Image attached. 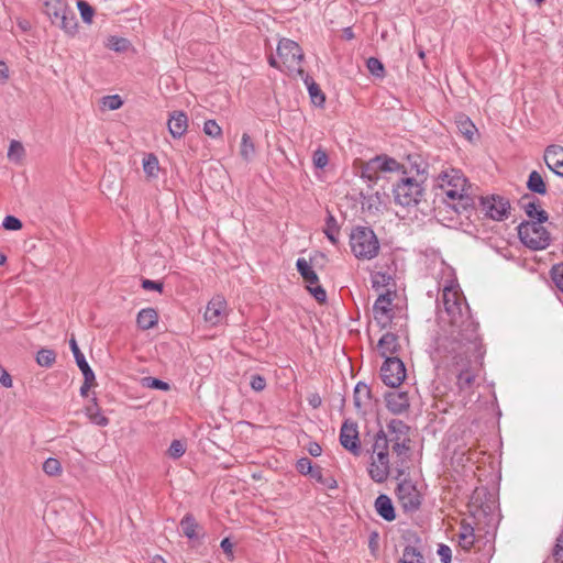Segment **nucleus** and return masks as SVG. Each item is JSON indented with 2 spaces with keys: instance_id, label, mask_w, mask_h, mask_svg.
<instances>
[{
  "instance_id": "obj_1",
  "label": "nucleus",
  "mask_w": 563,
  "mask_h": 563,
  "mask_svg": "<svg viewBox=\"0 0 563 563\" xmlns=\"http://www.w3.org/2000/svg\"><path fill=\"white\" fill-rule=\"evenodd\" d=\"M443 309L439 312V332L435 351L442 362L457 373L460 390H468L475 380L471 369L473 358L482 356L478 323L471 316L470 307L460 286L450 282L442 289Z\"/></svg>"
},
{
  "instance_id": "obj_2",
  "label": "nucleus",
  "mask_w": 563,
  "mask_h": 563,
  "mask_svg": "<svg viewBox=\"0 0 563 563\" xmlns=\"http://www.w3.org/2000/svg\"><path fill=\"white\" fill-rule=\"evenodd\" d=\"M437 185L439 189L442 190V194L450 200L448 203L452 206L457 213L473 208L474 200L468 192L471 187L461 170L455 168L442 170L437 178Z\"/></svg>"
},
{
  "instance_id": "obj_3",
  "label": "nucleus",
  "mask_w": 563,
  "mask_h": 563,
  "mask_svg": "<svg viewBox=\"0 0 563 563\" xmlns=\"http://www.w3.org/2000/svg\"><path fill=\"white\" fill-rule=\"evenodd\" d=\"M350 247L357 260L369 261L378 255L380 244L371 228L358 225L350 233Z\"/></svg>"
},
{
  "instance_id": "obj_4",
  "label": "nucleus",
  "mask_w": 563,
  "mask_h": 563,
  "mask_svg": "<svg viewBox=\"0 0 563 563\" xmlns=\"http://www.w3.org/2000/svg\"><path fill=\"white\" fill-rule=\"evenodd\" d=\"M543 222L528 221L518 227L521 242L532 250H543L549 245V232Z\"/></svg>"
},
{
  "instance_id": "obj_5",
  "label": "nucleus",
  "mask_w": 563,
  "mask_h": 563,
  "mask_svg": "<svg viewBox=\"0 0 563 563\" xmlns=\"http://www.w3.org/2000/svg\"><path fill=\"white\" fill-rule=\"evenodd\" d=\"M277 55L283 65L289 70H297L303 77L305 71L299 67L303 53L300 46L292 40L283 38L277 45Z\"/></svg>"
},
{
  "instance_id": "obj_6",
  "label": "nucleus",
  "mask_w": 563,
  "mask_h": 563,
  "mask_svg": "<svg viewBox=\"0 0 563 563\" xmlns=\"http://www.w3.org/2000/svg\"><path fill=\"white\" fill-rule=\"evenodd\" d=\"M388 444H391L393 451L401 455L409 450V427L398 419H393L387 424Z\"/></svg>"
},
{
  "instance_id": "obj_7",
  "label": "nucleus",
  "mask_w": 563,
  "mask_h": 563,
  "mask_svg": "<svg viewBox=\"0 0 563 563\" xmlns=\"http://www.w3.org/2000/svg\"><path fill=\"white\" fill-rule=\"evenodd\" d=\"M396 496L402 510L407 514L416 512L420 506L422 496L411 481H402L396 488Z\"/></svg>"
},
{
  "instance_id": "obj_8",
  "label": "nucleus",
  "mask_w": 563,
  "mask_h": 563,
  "mask_svg": "<svg viewBox=\"0 0 563 563\" xmlns=\"http://www.w3.org/2000/svg\"><path fill=\"white\" fill-rule=\"evenodd\" d=\"M421 194L422 188L420 184L410 177L401 178L394 187L395 201L404 207L418 203Z\"/></svg>"
},
{
  "instance_id": "obj_9",
  "label": "nucleus",
  "mask_w": 563,
  "mask_h": 563,
  "mask_svg": "<svg viewBox=\"0 0 563 563\" xmlns=\"http://www.w3.org/2000/svg\"><path fill=\"white\" fill-rule=\"evenodd\" d=\"M297 269L303 280L307 283V289L318 302L327 300V292L319 284V277L305 258H298L296 263Z\"/></svg>"
},
{
  "instance_id": "obj_10",
  "label": "nucleus",
  "mask_w": 563,
  "mask_h": 563,
  "mask_svg": "<svg viewBox=\"0 0 563 563\" xmlns=\"http://www.w3.org/2000/svg\"><path fill=\"white\" fill-rule=\"evenodd\" d=\"M380 376L387 386H399L406 377V368L402 361L398 356L387 357L382 365Z\"/></svg>"
},
{
  "instance_id": "obj_11",
  "label": "nucleus",
  "mask_w": 563,
  "mask_h": 563,
  "mask_svg": "<svg viewBox=\"0 0 563 563\" xmlns=\"http://www.w3.org/2000/svg\"><path fill=\"white\" fill-rule=\"evenodd\" d=\"M400 168V164L388 156H376L369 159L362 170V177L368 180L378 179V172H396Z\"/></svg>"
},
{
  "instance_id": "obj_12",
  "label": "nucleus",
  "mask_w": 563,
  "mask_h": 563,
  "mask_svg": "<svg viewBox=\"0 0 563 563\" xmlns=\"http://www.w3.org/2000/svg\"><path fill=\"white\" fill-rule=\"evenodd\" d=\"M483 211L487 217L496 221H503L509 214L510 203L508 199L500 196L481 198Z\"/></svg>"
},
{
  "instance_id": "obj_13",
  "label": "nucleus",
  "mask_w": 563,
  "mask_h": 563,
  "mask_svg": "<svg viewBox=\"0 0 563 563\" xmlns=\"http://www.w3.org/2000/svg\"><path fill=\"white\" fill-rule=\"evenodd\" d=\"M340 443L354 456L361 455L362 446L358 438L357 424L355 422L350 420L343 422L340 430Z\"/></svg>"
},
{
  "instance_id": "obj_14",
  "label": "nucleus",
  "mask_w": 563,
  "mask_h": 563,
  "mask_svg": "<svg viewBox=\"0 0 563 563\" xmlns=\"http://www.w3.org/2000/svg\"><path fill=\"white\" fill-rule=\"evenodd\" d=\"M390 473L389 454H371L368 475L375 483H384Z\"/></svg>"
},
{
  "instance_id": "obj_15",
  "label": "nucleus",
  "mask_w": 563,
  "mask_h": 563,
  "mask_svg": "<svg viewBox=\"0 0 563 563\" xmlns=\"http://www.w3.org/2000/svg\"><path fill=\"white\" fill-rule=\"evenodd\" d=\"M391 295L387 292L380 295L373 306L374 319L382 327H386L391 320Z\"/></svg>"
},
{
  "instance_id": "obj_16",
  "label": "nucleus",
  "mask_w": 563,
  "mask_h": 563,
  "mask_svg": "<svg viewBox=\"0 0 563 563\" xmlns=\"http://www.w3.org/2000/svg\"><path fill=\"white\" fill-rule=\"evenodd\" d=\"M227 301L224 297L217 295L209 302L205 311V320L212 325L219 324L224 316Z\"/></svg>"
},
{
  "instance_id": "obj_17",
  "label": "nucleus",
  "mask_w": 563,
  "mask_h": 563,
  "mask_svg": "<svg viewBox=\"0 0 563 563\" xmlns=\"http://www.w3.org/2000/svg\"><path fill=\"white\" fill-rule=\"evenodd\" d=\"M547 166L556 175L563 177V146L551 144L544 152Z\"/></svg>"
},
{
  "instance_id": "obj_18",
  "label": "nucleus",
  "mask_w": 563,
  "mask_h": 563,
  "mask_svg": "<svg viewBox=\"0 0 563 563\" xmlns=\"http://www.w3.org/2000/svg\"><path fill=\"white\" fill-rule=\"evenodd\" d=\"M386 406L389 411L400 415L409 408V397L405 391L394 390L386 395Z\"/></svg>"
},
{
  "instance_id": "obj_19",
  "label": "nucleus",
  "mask_w": 563,
  "mask_h": 563,
  "mask_svg": "<svg viewBox=\"0 0 563 563\" xmlns=\"http://www.w3.org/2000/svg\"><path fill=\"white\" fill-rule=\"evenodd\" d=\"M398 350L399 343L396 334L387 332L379 339L377 351L385 360H387V357H397L396 354Z\"/></svg>"
},
{
  "instance_id": "obj_20",
  "label": "nucleus",
  "mask_w": 563,
  "mask_h": 563,
  "mask_svg": "<svg viewBox=\"0 0 563 563\" xmlns=\"http://www.w3.org/2000/svg\"><path fill=\"white\" fill-rule=\"evenodd\" d=\"M51 21L53 24H56L68 35L73 36L77 32V18L75 12L70 8L66 9L64 13L58 15V18H54Z\"/></svg>"
},
{
  "instance_id": "obj_21",
  "label": "nucleus",
  "mask_w": 563,
  "mask_h": 563,
  "mask_svg": "<svg viewBox=\"0 0 563 563\" xmlns=\"http://www.w3.org/2000/svg\"><path fill=\"white\" fill-rule=\"evenodd\" d=\"M455 125L459 131V134L465 137L467 141H473L475 135H477L478 130L475 124L471 121V119L460 113L455 117Z\"/></svg>"
},
{
  "instance_id": "obj_22",
  "label": "nucleus",
  "mask_w": 563,
  "mask_h": 563,
  "mask_svg": "<svg viewBox=\"0 0 563 563\" xmlns=\"http://www.w3.org/2000/svg\"><path fill=\"white\" fill-rule=\"evenodd\" d=\"M521 207L526 211L527 216L534 222H545L548 214L542 210L538 202L532 201L530 198L525 197L521 200Z\"/></svg>"
},
{
  "instance_id": "obj_23",
  "label": "nucleus",
  "mask_w": 563,
  "mask_h": 563,
  "mask_svg": "<svg viewBox=\"0 0 563 563\" xmlns=\"http://www.w3.org/2000/svg\"><path fill=\"white\" fill-rule=\"evenodd\" d=\"M375 509L386 521H393L396 518L394 505L387 495L382 494L376 498Z\"/></svg>"
},
{
  "instance_id": "obj_24",
  "label": "nucleus",
  "mask_w": 563,
  "mask_h": 563,
  "mask_svg": "<svg viewBox=\"0 0 563 563\" xmlns=\"http://www.w3.org/2000/svg\"><path fill=\"white\" fill-rule=\"evenodd\" d=\"M354 406L357 410L365 409L371 402V389L365 383H357L353 395Z\"/></svg>"
},
{
  "instance_id": "obj_25",
  "label": "nucleus",
  "mask_w": 563,
  "mask_h": 563,
  "mask_svg": "<svg viewBox=\"0 0 563 563\" xmlns=\"http://www.w3.org/2000/svg\"><path fill=\"white\" fill-rule=\"evenodd\" d=\"M168 130L175 139L183 136L187 130V115L184 112H175L168 120Z\"/></svg>"
},
{
  "instance_id": "obj_26",
  "label": "nucleus",
  "mask_w": 563,
  "mask_h": 563,
  "mask_svg": "<svg viewBox=\"0 0 563 563\" xmlns=\"http://www.w3.org/2000/svg\"><path fill=\"white\" fill-rule=\"evenodd\" d=\"M158 314L155 309L146 308L142 309L137 313L136 323L142 330H150L157 324Z\"/></svg>"
},
{
  "instance_id": "obj_27",
  "label": "nucleus",
  "mask_w": 563,
  "mask_h": 563,
  "mask_svg": "<svg viewBox=\"0 0 563 563\" xmlns=\"http://www.w3.org/2000/svg\"><path fill=\"white\" fill-rule=\"evenodd\" d=\"M70 350L74 354V357L76 360V363L78 367L80 368L84 377H87L88 379L92 376V369L90 368L89 364L87 363L84 354L81 353L75 338L73 336L69 340Z\"/></svg>"
},
{
  "instance_id": "obj_28",
  "label": "nucleus",
  "mask_w": 563,
  "mask_h": 563,
  "mask_svg": "<svg viewBox=\"0 0 563 563\" xmlns=\"http://www.w3.org/2000/svg\"><path fill=\"white\" fill-rule=\"evenodd\" d=\"M43 3L44 13L53 20L58 18L59 14L64 13L68 9L66 0H41Z\"/></svg>"
},
{
  "instance_id": "obj_29",
  "label": "nucleus",
  "mask_w": 563,
  "mask_h": 563,
  "mask_svg": "<svg viewBox=\"0 0 563 563\" xmlns=\"http://www.w3.org/2000/svg\"><path fill=\"white\" fill-rule=\"evenodd\" d=\"M302 78L308 88V92L311 98V101L316 106H322L325 101V97H324V93L321 91L319 85L317 82H314L313 79L306 74L303 75Z\"/></svg>"
},
{
  "instance_id": "obj_30",
  "label": "nucleus",
  "mask_w": 563,
  "mask_h": 563,
  "mask_svg": "<svg viewBox=\"0 0 563 563\" xmlns=\"http://www.w3.org/2000/svg\"><path fill=\"white\" fill-rule=\"evenodd\" d=\"M142 166L147 179L157 178L159 173V163L158 158L154 154H144Z\"/></svg>"
},
{
  "instance_id": "obj_31",
  "label": "nucleus",
  "mask_w": 563,
  "mask_h": 563,
  "mask_svg": "<svg viewBox=\"0 0 563 563\" xmlns=\"http://www.w3.org/2000/svg\"><path fill=\"white\" fill-rule=\"evenodd\" d=\"M323 233L329 239V241L336 245L339 242V234H340V227L338 224L336 219L331 212H328L327 219H325V225L323 229Z\"/></svg>"
},
{
  "instance_id": "obj_32",
  "label": "nucleus",
  "mask_w": 563,
  "mask_h": 563,
  "mask_svg": "<svg viewBox=\"0 0 563 563\" xmlns=\"http://www.w3.org/2000/svg\"><path fill=\"white\" fill-rule=\"evenodd\" d=\"M86 416L92 423L99 427H106L109 423V419L102 415L96 402L86 407Z\"/></svg>"
},
{
  "instance_id": "obj_33",
  "label": "nucleus",
  "mask_w": 563,
  "mask_h": 563,
  "mask_svg": "<svg viewBox=\"0 0 563 563\" xmlns=\"http://www.w3.org/2000/svg\"><path fill=\"white\" fill-rule=\"evenodd\" d=\"M527 187L532 192H537L539 195H544L547 192L545 183L537 170L530 173Z\"/></svg>"
},
{
  "instance_id": "obj_34",
  "label": "nucleus",
  "mask_w": 563,
  "mask_h": 563,
  "mask_svg": "<svg viewBox=\"0 0 563 563\" xmlns=\"http://www.w3.org/2000/svg\"><path fill=\"white\" fill-rule=\"evenodd\" d=\"M398 563H426L423 555L421 552L411 545H407L404 551L401 559Z\"/></svg>"
},
{
  "instance_id": "obj_35",
  "label": "nucleus",
  "mask_w": 563,
  "mask_h": 563,
  "mask_svg": "<svg viewBox=\"0 0 563 563\" xmlns=\"http://www.w3.org/2000/svg\"><path fill=\"white\" fill-rule=\"evenodd\" d=\"M180 527H181L184 534L187 538L194 539V538L198 537L197 531L199 529V525L197 523V521L195 520V518L191 515H186L181 519Z\"/></svg>"
},
{
  "instance_id": "obj_36",
  "label": "nucleus",
  "mask_w": 563,
  "mask_h": 563,
  "mask_svg": "<svg viewBox=\"0 0 563 563\" xmlns=\"http://www.w3.org/2000/svg\"><path fill=\"white\" fill-rule=\"evenodd\" d=\"M475 542L474 529L471 526H462L459 533V544L464 550H470Z\"/></svg>"
},
{
  "instance_id": "obj_37",
  "label": "nucleus",
  "mask_w": 563,
  "mask_h": 563,
  "mask_svg": "<svg viewBox=\"0 0 563 563\" xmlns=\"http://www.w3.org/2000/svg\"><path fill=\"white\" fill-rule=\"evenodd\" d=\"M388 437L385 431H378L374 437V443L372 445V454H389L388 453Z\"/></svg>"
},
{
  "instance_id": "obj_38",
  "label": "nucleus",
  "mask_w": 563,
  "mask_h": 563,
  "mask_svg": "<svg viewBox=\"0 0 563 563\" xmlns=\"http://www.w3.org/2000/svg\"><path fill=\"white\" fill-rule=\"evenodd\" d=\"M56 361V353L49 349H41L36 354V362L40 366L51 367Z\"/></svg>"
},
{
  "instance_id": "obj_39",
  "label": "nucleus",
  "mask_w": 563,
  "mask_h": 563,
  "mask_svg": "<svg viewBox=\"0 0 563 563\" xmlns=\"http://www.w3.org/2000/svg\"><path fill=\"white\" fill-rule=\"evenodd\" d=\"M8 158L9 161L20 164L22 163L24 156H25V150L23 147V143H10V146L8 148Z\"/></svg>"
},
{
  "instance_id": "obj_40",
  "label": "nucleus",
  "mask_w": 563,
  "mask_h": 563,
  "mask_svg": "<svg viewBox=\"0 0 563 563\" xmlns=\"http://www.w3.org/2000/svg\"><path fill=\"white\" fill-rule=\"evenodd\" d=\"M366 67L368 71L375 77L383 78L385 76V67L383 63L376 57H369L366 60Z\"/></svg>"
},
{
  "instance_id": "obj_41",
  "label": "nucleus",
  "mask_w": 563,
  "mask_h": 563,
  "mask_svg": "<svg viewBox=\"0 0 563 563\" xmlns=\"http://www.w3.org/2000/svg\"><path fill=\"white\" fill-rule=\"evenodd\" d=\"M43 471L48 476H57L62 473V465L57 459L49 457L43 464Z\"/></svg>"
},
{
  "instance_id": "obj_42",
  "label": "nucleus",
  "mask_w": 563,
  "mask_h": 563,
  "mask_svg": "<svg viewBox=\"0 0 563 563\" xmlns=\"http://www.w3.org/2000/svg\"><path fill=\"white\" fill-rule=\"evenodd\" d=\"M186 452V443L180 440H174L168 448L167 454L169 457L176 460L181 457Z\"/></svg>"
},
{
  "instance_id": "obj_43",
  "label": "nucleus",
  "mask_w": 563,
  "mask_h": 563,
  "mask_svg": "<svg viewBox=\"0 0 563 563\" xmlns=\"http://www.w3.org/2000/svg\"><path fill=\"white\" fill-rule=\"evenodd\" d=\"M77 8L80 12L82 21L86 23H90L95 13L92 7L84 0H79L77 2Z\"/></svg>"
},
{
  "instance_id": "obj_44",
  "label": "nucleus",
  "mask_w": 563,
  "mask_h": 563,
  "mask_svg": "<svg viewBox=\"0 0 563 563\" xmlns=\"http://www.w3.org/2000/svg\"><path fill=\"white\" fill-rule=\"evenodd\" d=\"M203 132L206 135L217 139L221 136L222 129L214 120H207L203 124Z\"/></svg>"
},
{
  "instance_id": "obj_45",
  "label": "nucleus",
  "mask_w": 563,
  "mask_h": 563,
  "mask_svg": "<svg viewBox=\"0 0 563 563\" xmlns=\"http://www.w3.org/2000/svg\"><path fill=\"white\" fill-rule=\"evenodd\" d=\"M143 386L152 389H161V390H168L169 385L166 382H163L158 378L154 377H144L142 379Z\"/></svg>"
},
{
  "instance_id": "obj_46",
  "label": "nucleus",
  "mask_w": 563,
  "mask_h": 563,
  "mask_svg": "<svg viewBox=\"0 0 563 563\" xmlns=\"http://www.w3.org/2000/svg\"><path fill=\"white\" fill-rule=\"evenodd\" d=\"M551 276L555 286L563 292V263L552 267Z\"/></svg>"
},
{
  "instance_id": "obj_47",
  "label": "nucleus",
  "mask_w": 563,
  "mask_h": 563,
  "mask_svg": "<svg viewBox=\"0 0 563 563\" xmlns=\"http://www.w3.org/2000/svg\"><path fill=\"white\" fill-rule=\"evenodd\" d=\"M2 225L5 230L16 231L22 228V222L13 216H7L3 219Z\"/></svg>"
},
{
  "instance_id": "obj_48",
  "label": "nucleus",
  "mask_w": 563,
  "mask_h": 563,
  "mask_svg": "<svg viewBox=\"0 0 563 563\" xmlns=\"http://www.w3.org/2000/svg\"><path fill=\"white\" fill-rule=\"evenodd\" d=\"M553 558L555 563H563V531L556 539V544L553 550Z\"/></svg>"
},
{
  "instance_id": "obj_49",
  "label": "nucleus",
  "mask_w": 563,
  "mask_h": 563,
  "mask_svg": "<svg viewBox=\"0 0 563 563\" xmlns=\"http://www.w3.org/2000/svg\"><path fill=\"white\" fill-rule=\"evenodd\" d=\"M313 164L318 168H323V167L327 166V164H328V155H327V153L323 150L318 148L317 151H314V153H313Z\"/></svg>"
},
{
  "instance_id": "obj_50",
  "label": "nucleus",
  "mask_w": 563,
  "mask_h": 563,
  "mask_svg": "<svg viewBox=\"0 0 563 563\" xmlns=\"http://www.w3.org/2000/svg\"><path fill=\"white\" fill-rule=\"evenodd\" d=\"M439 558H440V561L442 563H451L452 561V550L449 545L446 544H440L439 548H438V551H437Z\"/></svg>"
},
{
  "instance_id": "obj_51",
  "label": "nucleus",
  "mask_w": 563,
  "mask_h": 563,
  "mask_svg": "<svg viewBox=\"0 0 563 563\" xmlns=\"http://www.w3.org/2000/svg\"><path fill=\"white\" fill-rule=\"evenodd\" d=\"M103 106L110 110H117L122 106V100L118 95L107 96L103 98Z\"/></svg>"
},
{
  "instance_id": "obj_52",
  "label": "nucleus",
  "mask_w": 563,
  "mask_h": 563,
  "mask_svg": "<svg viewBox=\"0 0 563 563\" xmlns=\"http://www.w3.org/2000/svg\"><path fill=\"white\" fill-rule=\"evenodd\" d=\"M253 390L262 391L266 387V379L261 375H253L250 380Z\"/></svg>"
},
{
  "instance_id": "obj_53",
  "label": "nucleus",
  "mask_w": 563,
  "mask_h": 563,
  "mask_svg": "<svg viewBox=\"0 0 563 563\" xmlns=\"http://www.w3.org/2000/svg\"><path fill=\"white\" fill-rule=\"evenodd\" d=\"M297 470L301 474L311 475L314 468L312 467L311 461L308 457H302L297 462Z\"/></svg>"
},
{
  "instance_id": "obj_54",
  "label": "nucleus",
  "mask_w": 563,
  "mask_h": 563,
  "mask_svg": "<svg viewBox=\"0 0 563 563\" xmlns=\"http://www.w3.org/2000/svg\"><path fill=\"white\" fill-rule=\"evenodd\" d=\"M221 549L227 554L229 560H233V543L230 541L229 538H224L220 543Z\"/></svg>"
},
{
  "instance_id": "obj_55",
  "label": "nucleus",
  "mask_w": 563,
  "mask_h": 563,
  "mask_svg": "<svg viewBox=\"0 0 563 563\" xmlns=\"http://www.w3.org/2000/svg\"><path fill=\"white\" fill-rule=\"evenodd\" d=\"M95 382H96V377H95L93 372H92L91 378L88 379L87 377H84V384L80 387V395L82 397H86L88 395V391L95 385Z\"/></svg>"
},
{
  "instance_id": "obj_56",
  "label": "nucleus",
  "mask_w": 563,
  "mask_h": 563,
  "mask_svg": "<svg viewBox=\"0 0 563 563\" xmlns=\"http://www.w3.org/2000/svg\"><path fill=\"white\" fill-rule=\"evenodd\" d=\"M142 287L146 290L161 291L163 289V284L158 283V282L151 280V279H144L142 282Z\"/></svg>"
},
{
  "instance_id": "obj_57",
  "label": "nucleus",
  "mask_w": 563,
  "mask_h": 563,
  "mask_svg": "<svg viewBox=\"0 0 563 563\" xmlns=\"http://www.w3.org/2000/svg\"><path fill=\"white\" fill-rule=\"evenodd\" d=\"M126 47H128V41L125 38H117V37L112 38L111 48L114 49L115 52H122V51L126 49Z\"/></svg>"
},
{
  "instance_id": "obj_58",
  "label": "nucleus",
  "mask_w": 563,
  "mask_h": 563,
  "mask_svg": "<svg viewBox=\"0 0 563 563\" xmlns=\"http://www.w3.org/2000/svg\"><path fill=\"white\" fill-rule=\"evenodd\" d=\"M0 384L7 388L12 386L11 375L0 366Z\"/></svg>"
},
{
  "instance_id": "obj_59",
  "label": "nucleus",
  "mask_w": 563,
  "mask_h": 563,
  "mask_svg": "<svg viewBox=\"0 0 563 563\" xmlns=\"http://www.w3.org/2000/svg\"><path fill=\"white\" fill-rule=\"evenodd\" d=\"M9 78V68L4 62L0 60V81H7Z\"/></svg>"
},
{
  "instance_id": "obj_60",
  "label": "nucleus",
  "mask_w": 563,
  "mask_h": 563,
  "mask_svg": "<svg viewBox=\"0 0 563 563\" xmlns=\"http://www.w3.org/2000/svg\"><path fill=\"white\" fill-rule=\"evenodd\" d=\"M253 152H254V143H242V150H241L242 155L247 157Z\"/></svg>"
},
{
  "instance_id": "obj_61",
  "label": "nucleus",
  "mask_w": 563,
  "mask_h": 563,
  "mask_svg": "<svg viewBox=\"0 0 563 563\" xmlns=\"http://www.w3.org/2000/svg\"><path fill=\"white\" fill-rule=\"evenodd\" d=\"M308 451L312 456H319L322 452V449L318 443H310Z\"/></svg>"
},
{
  "instance_id": "obj_62",
  "label": "nucleus",
  "mask_w": 563,
  "mask_h": 563,
  "mask_svg": "<svg viewBox=\"0 0 563 563\" xmlns=\"http://www.w3.org/2000/svg\"><path fill=\"white\" fill-rule=\"evenodd\" d=\"M322 484H324L329 489H334V488H336V482H335V479H334V478H332V477L323 478Z\"/></svg>"
},
{
  "instance_id": "obj_63",
  "label": "nucleus",
  "mask_w": 563,
  "mask_h": 563,
  "mask_svg": "<svg viewBox=\"0 0 563 563\" xmlns=\"http://www.w3.org/2000/svg\"><path fill=\"white\" fill-rule=\"evenodd\" d=\"M311 477L317 479L320 483L323 482L322 471L319 467L313 470Z\"/></svg>"
},
{
  "instance_id": "obj_64",
  "label": "nucleus",
  "mask_w": 563,
  "mask_h": 563,
  "mask_svg": "<svg viewBox=\"0 0 563 563\" xmlns=\"http://www.w3.org/2000/svg\"><path fill=\"white\" fill-rule=\"evenodd\" d=\"M343 35H344V37H345L346 40H352V38H354V33H353L352 27H345V29L343 30Z\"/></svg>"
}]
</instances>
